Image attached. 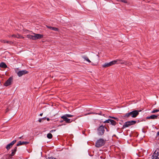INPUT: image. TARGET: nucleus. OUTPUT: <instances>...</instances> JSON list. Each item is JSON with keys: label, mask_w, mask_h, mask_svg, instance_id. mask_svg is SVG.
I'll use <instances>...</instances> for the list:
<instances>
[{"label": "nucleus", "mask_w": 159, "mask_h": 159, "mask_svg": "<svg viewBox=\"0 0 159 159\" xmlns=\"http://www.w3.org/2000/svg\"><path fill=\"white\" fill-rule=\"evenodd\" d=\"M63 120H61V121H60V122H63Z\"/></svg>", "instance_id": "46"}, {"label": "nucleus", "mask_w": 159, "mask_h": 159, "mask_svg": "<svg viewBox=\"0 0 159 159\" xmlns=\"http://www.w3.org/2000/svg\"><path fill=\"white\" fill-rule=\"evenodd\" d=\"M22 137H23V136H21V137H19V139H22Z\"/></svg>", "instance_id": "43"}, {"label": "nucleus", "mask_w": 159, "mask_h": 159, "mask_svg": "<svg viewBox=\"0 0 159 159\" xmlns=\"http://www.w3.org/2000/svg\"><path fill=\"white\" fill-rule=\"evenodd\" d=\"M11 37L17 38V34H13L11 35Z\"/></svg>", "instance_id": "33"}, {"label": "nucleus", "mask_w": 159, "mask_h": 159, "mask_svg": "<svg viewBox=\"0 0 159 159\" xmlns=\"http://www.w3.org/2000/svg\"><path fill=\"white\" fill-rule=\"evenodd\" d=\"M111 119H108V120H106L103 122L104 123H110V121Z\"/></svg>", "instance_id": "25"}, {"label": "nucleus", "mask_w": 159, "mask_h": 159, "mask_svg": "<svg viewBox=\"0 0 159 159\" xmlns=\"http://www.w3.org/2000/svg\"><path fill=\"white\" fill-rule=\"evenodd\" d=\"M47 137L49 139H52V135L51 133H48L47 135Z\"/></svg>", "instance_id": "20"}, {"label": "nucleus", "mask_w": 159, "mask_h": 159, "mask_svg": "<svg viewBox=\"0 0 159 159\" xmlns=\"http://www.w3.org/2000/svg\"><path fill=\"white\" fill-rule=\"evenodd\" d=\"M17 38L20 39H24V37L21 35H20L19 34H17Z\"/></svg>", "instance_id": "21"}, {"label": "nucleus", "mask_w": 159, "mask_h": 159, "mask_svg": "<svg viewBox=\"0 0 159 159\" xmlns=\"http://www.w3.org/2000/svg\"><path fill=\"white\" fill-rule=\"evenodd\" d=\"M34 36L30 34H27L26 35V37L29 39L33 40H35L40 38V34L34 33Z\"/></svg>", "instance_id": "4"}, {"label": "nucleus", "mask_w": 159, "mask_h": 159, "mask_svg": "<svg viewBox=\"0 0 159 159\" xmlns=\"http://www.w3.org/2000/svg\"><path fill=\"white\" fill-rule=\"evenodd\" d=\"M157 136H159V131L157 132Z\"/></svg>", "instance_id": "40"}, {"label": "nucleus", "mask_w": 159, "mask_h": 159, "mask_svg": "<svg viewBox=\"0 0 159 159\" xmlns=\"http://www.w3.org/2000/svg\"><path fill=\"white\" fill-rule=\"evenodd\" d=\"M109 63L110 66H111L113 65L116 64L117 63V61L116 60H114L112 61L109 62Z\"/></svg>", "instance_id": "18"}, {"label": "nucleus", "mask_w": 159, "mask_h": 159, "mask_svg": "<svg viewBox=\"0 0 159 159\" xmlns=\"http://www.w3.org/2000/svg\"><path fill=\"white\" fill-rule=\"evenodd\" d=\"M46 119H47V120L48 121L50 120V119L48 118H46Z\"/></svg>", "instance_id": "41"}, {"label": "nucleus", "mask_w": 159, "mask_h": 159, "mask_svg": "<svg viewBox=\"0 0 159 159\" xmlns=\"http://www.w3.org/2000/svg\"><path fill=\"white\" fill-rule=\"evenodd\" d=\"M47 27L51 30H52L54 31H58L59 29L58 28L55 27H52L51 26H48Z\"/></svg>", "instance_id": "13"}, {"label": "nucleus", "mask_w": 159, "mask_h": 159, "mask_svg": "<svg viewBox=\"0 0 159 159\" xmlns=\"http://www.w3.org/2000/svg\"><path fill=\"white\" fill-rule=\"evenodd\" d=\"M159 111V110L158 109H154L151 112L152 113H154L156 112Z\"/></svg>", "instance_id": "26"}, {"label": "nucleus", "mask_w": 159, "mask_h": 159, "mask_svg": "<svg viewBox=\"0 0 159 159\" xmlns=\"http://www.w3.org/2000/svg\"><path fill=\"white\" fill-rule=\"evenodd\" d=\"M130 121L131 122L132 125L135 124L137 122V121L135 120H131Z\"/></svg>", "instance_id": "30"}, {"label": "nucleus", "mask_w": 159, "mask_h": 159, "mask_svg": "<svg viewBox=\"0 0 159 159\" xmlns=\"http://www.w3.org/2000/svg\"><path fill=\"white\" fill-rule=\"evenodd\" d=\"M17 147H15L14 149L13 150H12V152L11 154V156H13L16 153V152L17 151Z\"/></svg>", "instance_id": "14"}, {"label": "nucleus", "mask_w": 159, "mask_h": 159, "mask_svg": "<svg viewBox=\"0 0 159 159\" xmlns=\"http://www.w3.org/2000/svg\"><path fill=\"white\" fill-rule=\"evenodd\" d=\"M16 140H14L12 142H11V143H10V144L11 145L13 146L16 142Z\"/></svg>", "instance_id": "27"}, {"label": "nucleus", "mask_w": 159, "mask_h": 159, "mask_svg": "<svg viewBox=\"0 0 159 159\" xmlns=\"http://www.w3.org/2000/svg\"><path fill=\"white\" fill-rule=\"evenodd\" d=\"M42 41V42L43 43L44 42H45V41Z\"/></svg>", "instance_id": "49"}, {"label": "nucleus", "mask_w": 159, "mask_h": 159, "mask_svg": "<svg viewBox=\"0 0 159 159\" xmlns=\"http://www.w3.org/2000/svg\"><path fill=\"white\" fill-rule=\"evenodd\" d=\"M91 113H88L87 114H85V115H87L89 114H91Z\"/></svg>", "instance_id": "44"}, {"label": "nucleus", "mask_w": 159, "mask_h": 159, "mask_svg": "<svg viewBox=\"0 0 159 159\" xmlns=\"http://www.w3.org/2000/svg\"><path fill=\"white\" fill-rule=\"evenodd\" d=\"M105 143L104 139H100L97 141L95 146L97 148H100L104 145Z\"/></svg>", "instance_id": "2"}, {"label": "nucleus", "mask_w": 159, "mask_h": 159, "mask_svg": "<svg viewBox=\"0 0 159 159\" xmlns=\"http://www.w3.org/2000/svg\"><path fill=\"white\" fill-rule=\"evenodd\" d=\"M55 130H52L51 131H50V133H51L55 131Z\"/></svg>", "instance_id": "38"}, {"label": "nucleus", "mask_w": 159, "mask_h": 159, "mask_svg": "<svg viewBox=\"0 0 159 159\" xmlns=\"http://www.w3.org/2000/svg\"><path fill=\"white\" fill-rule=\"evenodd\" d=\"M110 123L111 125L113 126L117 124L116 122L112 119L110 120Z\"/></svg>", "instance_id": "15"}, {"label": "nucleus", "mask_w": 159, "mask_h": 159, "mask_svg": "<svg viewBox=\"0 0 159 159\" xmlns=\"http://www.w3.org/2000/svg\"><path fill=\"white\" fill-rule=\"evenodd\" d=\"M104 128H105V129H106L107 131H109L107 129L106 127H104Z\"/></svg>", "instance_id": "42"}, {"label": "nucleus", "mask_w": 159, "mask_h": 159, "mask_svg": "<svg viewBox=\"0 0 159 159\" xmlns=\"http://www.w3.org/2000/svg\"><path fill=\"white\" fill-rule=\"evenodd\" d=\"M0 67L3 68H6L7 67L6 64L3 62H2L0 63Z\"/></svg>", "instance_id": "12"}, {"label": "nucleus", "mask_w": 159, "mask_h": 159, "mask_svg": "<svg viewBox=\"0 0 159 159\" xmlns=\"http://www.w3.org/2000/svg\"><path fill=\"white\" fill-rule=\"evenodd\" d=\"M127 122L129 124V126L132 125V124L131 123V122H130V121H127Z\"/></svg>", "instance_id": "36"}, {"label": "nucleus", "mask_w": 159, "mask_h": 159, "mask_svg": "<svg viewBox=\"0 0 159 159\" xmlns=\"http://www.w3.org/2000/svg\"><path fill=\"white\" fill-rule=\"evenodd\" d=\"M84 58L87 61L89 62H91V61L89 59V58L87 57H84Z\"/></svg>", "instance_id": "24"}, {"label": "nucleus", "mask_w": 159, "mask_h": 159, "mask_svg": "<svg viewBox=\"0 0 159 159\" xmlns=\"http://www.w3.org/2000/svg\"><path fill=\"white\" fill-rule=\"evenodd\" d=\"M43 114V113H40V116H42Z\"/></svg>", "instance_id": "45"}, {"label": "nucleus", "mask_w": 159, "mask_h": 159, "mask_svg": "<svg viewBox=\"0 0 159 159\" xmlns=\"http://www.w3.org/2000/svg\"><path fill=\"white\" fill-rule=\"evenodd\" d=\"M13 80V77L12 76L10 77L6 81L4 84V85L5 86H7L10 85L11 84V82Z\"/></svg>", "instance_id": "6"}, {"label": "nucleus", "mask_w": 159, "mask_h": 159, "mask_svg": "<svg viewBox=\"0 0 159 159\" xmlns=\"http://www.w3.org/2000/svg\"><path fill=\"white\" fill-rule=\"evenodd\" d=\"M129 124L128 123V122H125L123 126L122 129L125 128L127 127H129Z\"/></svg>", "instance_id": "17"}, {"label": "nucleus", "mask_w": 159, "mask_h": 159, "mask_svg": "<svg viewBox=\"0 0 159 159\" xmlns=\"http://www.w3.org/2000/svg\"><path fill=\"white\" fill-rule=\"evenodd\" d=\"M64 116H66L67 117H70L74 116L73 115L69 114H66L64 115Z\"/></svg>", "instance_id": "22"}, {"label": "nucleus", "mask_w": 159, "mask_h": 159, "mask_svg": "<svg viewBox=\"0 0 159 159\" xmlns=\"http://www.w3.org/2000/svg\"><path fill=\"white\" fill-rule=\"evenodd\" d=\"M12 147V146L10 143L8 144L7 145L6 148L7 149V150H9L10 148H11Z\"/></svg>", "instance_id": "19"}, {"label": "nucleus", "mask_w": 159, "mask_h": 159, "mask_svg": "<svg viewBox=\"0 0 159 159\" xmlns=\"http://www.w3.org/2000/svg\"><path fill=\"white\" fill-rule=\"evenodd\" d=\"M29 143L28 142H26V141H23L22 142L21 141H19V142H18V143H17L16 146H19L21 145H24V144H28Z\"/></svg>", "instance_id": "11"}, {"label": "nucleus", "mask_w": 159, "mask_h": 159, "mask_svg": "<svg viewBox=\"0 0 159 159\" xmlns=\"http://www.w3.org/2000/svg\"><path fill=\"white\" fill-rule=\"evenodd\" d=\"M158 116V115H152L149 116H148L147 117V119H157V117Z\"/></svg>", "instance_id": "10"}, {"label": "nucleus", "mask_w": 159, "mask_h": 159, "mask_svg": "<svg viewBox=\"0 0 159 159\" xmlns=\"http://www.w3.org/2000/svg\"><path fill=\"white\" fill-rule=\"evenodd\" d=\"M12 157L11 156V154H10L9 156H8L7 159H11Z\"/></svg>", "instance_id": "35"}, {"label": "nucleus", "mask_w": 159, "mask_h": 159, "mask_svg": "<svg viewBox=\"0 0 159 159\" xmlns=\"http://www.w3.org/2000/svg\"><path fill=\"white\" fill-rule=\"evenodd\" d=\"M140 122L139 120H138L137 121V122Z\"/></svg>", "instance_id": "48"}, {"label": "nucleus", "mask_w": 159, "mask_h": 159, "mask_svg": "<svg viewBox=\"0 0 159 159\" xmlns=\"http://www.w3.org/2000/svg\"><path fill=\"white\" fill-rule=\"evenodd\" d=\"M110 64L109 62V63H105L103 65H102V67L104 68H107L110 66Z\"/></svg>", "instance_id": "16"}, {"label": "nucleus", "mask_w": 159, "mask_h": 159, "mask_svg": "<svg viewBox=\"0 0 159 159\" xmlns=\"http://www.w3.org/2000/svg\"><path fill=\"white\" fill-rule=\"evenodd\" d=\"M42 152H41V154H42ZM41 156H42V154H41Z\"/></svg>", "instance_id": "50"}, {"label": "nucleus", "mask_w": 159, "mask_h": 159, "mask_svg": "<svg viewBox=\"0 0 159 159\" xmlns=\"http://www.w3.org/2000/svg\"><path fill=\"white\" fill-rule=\"evenodd\" d=\"M97 114L99 115H102H102L104 116V114H102V112H100L99 113H98Z\"/></svg>", "instance_id": "37"}, {"label": "nucleus", "mask_w": 159, "mask_h": 159, "mask_svg": "<svg viewBox=\"0 0 159 159\" xmlns=\"http://www.w3.org/2000/svg\"><path fill=\"white\" fill-rule=\"evenodd\" d=\"M152 159H159V149L156 150L152 156Z\"/></svg>", "instance_id": "5"}, {"label": "nucleus", "mask_w": 159, "mask_h": 159, "mask_svg": "<svg viewBox=\"0 0 159 159\" xmlns=\"http://www.w3.org/2000/svg\"><path fill=\"white\" fill-rule=\"evenodd\" d=\"M43 35H42V34H40V39L43 38Z\"/></svg>", "instance_id": "39"}, {"label": "nucleus", "mask_w": 159, "mask_h": 159, "mask_svg": "<svg viewBox=\"0 0 159 159\" xmlns=\"http://www.w3.org/2000/svg\"><path fill=\"white\" fill-rule=\"evenodd\" d=\"M120 1L125 3H127V1L126 0H120Z\"/></svg>", "instance_id": "32"}, {"label": "nucleus", "mask_w": 159, "mask_h": 159, "mask_svg": "<svg viewBox=\"0 0 159 159\" xmlns=\"http://www.w3.org/2000/svg\"><path fill=\"white\" fill-rule=\"evenodd\" d=\"M61 118L63 119L64 121L67 123H69L71 122L70 119L67 118V117L63 115L61 117Z\"/></svg>", "instance_id": "9"}, {"label": "nucleus", "mask_w": 159, "mask_h": 159, "mask_svg": "<svg viewBox=\"0 0 159 159\" xmlns=\"http://www.w3.org/2000/svg\"><path fill=\"white\" fill-rule=\"evenodd\" d=\"M28 72L26 70H22L19 71L17 73V75L19 77H20L23 75L28 73Z\"/></svg>", "instance_id": "7"}, {"label": "nucleus", "mask_w": 159, "mask_h": 159, "mask_svg": "<svg viewBox=\"0 0 159 159\" xmlns=\"http://www.w3.org/2000/svg\"><path fill=\"white\" fill-rule=\"evenodd\" d=\"M6 43H8L10 44H11L13 43V42L11 41H6Z\"/></svg>", "instance_id": "23"}, {"label": "nucleus", "mask_w": 159, "mask_h": 159, "mask_svg": "<svg viewBox=\"0 0 159 159\" xmlns=\"http://www.w3.org/2000/svg\"><path fill=\"white\" fill-rule=\"evenodd\" d=\"M24 32H25L26 33H29L30 34L32 32H31L28 30H25L24 31Z\"/></svg>", "instance_id": "31"}, {"label": "nucleus", "mask_w": 159, "mask_h": 159, "mask_svg": "<svg viewBox=\"0 0 159 159\" xmlns=\"http://www.w3.org/2000/svg\"><path fill=\"white\" fill-rule=\"evenodd\" d=\"M140 111V110H134L129 112L125 114L124 117L125 118H127L130 116L133 118H135L139 115V112Z\"/></svg>", "instance_id": "1"}, {"label": "nucleus", "mask_w": 159, "mask_h": 159, "mask_svg": "<svg viewBox=\"0 0 159 159\" xmlns=\"http://www.w3.org/2000/svg\"><path fill=\"white\" fill-rule=\"evenodd\" d=\"M117 61L116 64H125L127 65L128 64V62L125 61L121 59H116V60Z\"/></svg>", "instance_id": "8"}, {"label": "nucleus", "mask_w": 159, "mask_h": 159, "mask_svg": "<svg viewBox=\"0 0 159 159\" xmlns=\"http://www.w3.org/2000/svg\"><path fill=\"white\" fill-rule=\"evenodd\" d=\"M109 118H111V119H114L115 120H117V121H118V118H116V117H113V116H109Z\"/></svg>", "instance_id": "28"}, {"label": "nucleus", "mask_w": 159, "mask_h": 159, "mask_svg": "<svg viewBox=\"0 0 159 159\" xmlns=\"http://www.w3.org/2000/svg\"><path fill=\"white\" fill-rule=\"evenodd\" d=\"M97 131L98 135L102 136L103 135L105 132L104 126L102 125L100 126L97 129Z\"/></svg>", "instance_id": "3"}, {"label": "nucleus", "mask_w": 159, "mask_h": 159, "mask_svg": "<svg viewBox=\"0 0 159 159\" xmlns=\"http://www.w3.org/2000/svg\"><path fill=\"white\" fill-rule=\"evenodd\" d=\"M0 41L2 43H6V40L1 39Z\"/></svg>", "instance_id": "34"}, {"label": "nucleus", "mask_w": 159, "mask_h": 159, "mask_svg": "<svg viewBox=\"0 0 159 159\" xmlns=\"http://www.w3.org/2000/svg\"><path fill=\"white\" fill-rule=\"evenodd\" d=\"M46 119V117H44L42 118H40V122H43L44 120Z\"/></svg>", "instance_id": "29"}, {"label": "nucleus", "mask_w": 159, "mask_h": 159, "mask_svg": "<svg viewBox=\"0 0 159 159\" xmlns=\"http://www.w3.org/2000/svg\"><path fill=\"white\" fill-rule=\"evenodd\" d=\"M38 121H39V122H40V119H39L38 120Z\"/></svg>", "instance_id": "47"}]
</instances>
